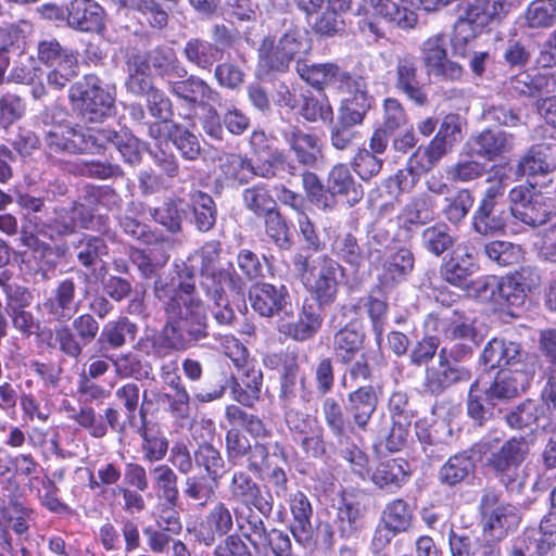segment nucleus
Returning <instances> with one entry per match:
<instances>
[{
    "mask_svg": "<svg viewBox=\"0 0 556 556\" xmlns=\"http://www.w3.org/2000/svg\"><path fill=\"white\" fill-rule=\"evenodd\" d=\"M281 136L299 165L307 168H314L317 165L323 153V146L317 135L291 125L282 130Z\"/></svg>",
    "mask_w": 556,
    "mask_h": 556,
    "instance_id": "23",
    "label": "nucleus"
},
{
    "mask_svg": "<svg viewBox=\"0 0 556 556\" xmlns=\"http://www.w3.org/2000/svg\"><path fill=\"white\" fill-rule=\"evenodd\" d=\"M545 407L542 403L527 399L511 408L505 415V421L511 429L525 430L540 426L545 416Z\"/></svg>",
    "mask_w": 556,
    "mask_h": 556,
    "instance_id": "50",
    "label": "nucleus"
},
{
    "mask_svg": "<svg viewBox=\"0 0 556 556\" xmlns=\"http://www.w3.org/2000/svg\"><path fill=\"white\" fill-rule=\"evenodd\" d=\"M219 483L210 481L204 475H187L182 483V494L200 507L213 502Z\"/></svg>",
    "mask_w": 556,
    "mask_h": 556,
    "instance_id": "64",
    "label": "nucleus"
},
{
    "mask_svg": "<svg viewBox=\"0 0 556 556\" xmlns=\"http://www.w3.org/2000/svg\"><path fill=\"white\" fill-rule=\"evenodd\" d=\"M192 210V223L201 232H207L214 228L217 219V207L214 199L206 192L195 190L190 194Z\"/></svg>",
    "mask_w": 556,
    "mask_h": 556,
    "instance_id": "52",
    "label": "nucleus"
},
{
    "mask_svg": "<svg viewBox=\"0 0 556 556\" xmlns=\"http://www.w3.org/2000/svg\"><path fill=\"white\" fill-rule=\"evenodd\" d=\"M424 327L427 333L442 336L445 341L463 338L471 343L472 338L480 334L473 323L458 315L456 311L441 309L430 313L424 321Z\"/></svg>",
    "mask_w": 556,
    "mask_h": 556,
    "instance_id": "18",
    "label": "nucleus"
},
{
    "mask_svg": "<svg viewBox=\"0 0 556 556\" xmlns=\"http://www.w3.org/2000/svg\"><path fill=\"white\" fill-rule=\"evenodd\" d=\"M415 257L407 248H400L391 253L382 265L380 281L384 287H394L404 280L414 270Z\"/></svg>",
    "mask_w": 556,
    "mask_h": 556,
    "instance_id": "44",
    "label": "nucleus"
},
{
    "mask_svg": "<svg viewBox=\"0 0 556 556\" xmlns=\"http://www.w3.org/2000/svg\"><path fill=\"white\" fill-rule=\"evenodd\" d=\"M471 155H477L486 161H495L514 147V136L501 129H484L472 135L467 143Z\"/></svg>",
    "mask_w": 556,
    "mask_h": 556,
    "instance_id": "27",
    "label": "nucleus"
},
{
    "mask_svg": "<svg viewBox=\"0 0 556 556\" xmlns=\"http://www.w3.org/2000/svg\"><path fill=\"white\" fill-rule=\"evenodd\" d=\"M68 100L89 123H101L115 110V93L94 74H87L74 83L68 90Z\"/></svg>",
    "mask_w": 556,
    "mask_h": 556,
    "instance_id": "7",
    "label": "nucleus"
},
{
    "mask_svg": "<svg viewBox=\"0 0 556 556\" xmlns=\"http://www.w3.org/2000/svg\"><path fill=\"white\" fill-rule=\"evenodd\" d=\"M476 464L467 452L451 456L439 469L438 479L441 484L455 488L467 483L475 477Z\"/></svg>",
    "mask_w": 556,
    "mask_h": 556,
    "instance_id": "42",
    "label": "nucleus"
},
{
    "mask_svg": "<svg viewBox=\"0 0 556 556\" xmlns=\"http://www.w3.org/2000/svg\"><path fill=\"white\" fill-rule=\"evenodd\" d=\"M94 153H99L109 144L113 146L121 154L123 161L131 166L141 162V141L132 134L117 131L111 128H97Z\"/></svg>",
    "mask_w": 556,
    "mask_h": 556,
    "instance_id": "28",
    "label": "nucleus"
},
{
    "mask_svg": "<svg viewBox=\"0 0 556 556\" xmlns=\"http://www.w3.org/2000/svg\"><path fill=\"white\" fill-rule=\"evenodd\" d=\"M295 71L302 80L318 90H323L334 79L341 85V75L344 72L334 63H308L306 60H298Z\"/></svg>",
    "mask_w": 556,
    "mask_h": 556,
    "instance_id": "46",
    "label": "nucleus"
},
{
    "mask_svg": "<svg viewBox=\"0 0 556 556\" xmlns=\"http://www.w3.org/2000/svg\"><path fill=\"white\" fill-rule=\"evenodd\" d=\"M447 38L443 34L429 37L424 41L420 52L428 75L443 80H457L463 75V67L447 59Z\"/></svg>",
    "mask_w": 556,
    "mask_h": 556,
    "instance_id": "16",
    "label": "nucleus"
},
{
    "mask_svg": "<svg viewBox=\"0 0 556 556\" xmlns=\"http://www.w3.org/2000/svg\"><path fill=\"white\" fill-rule=\"evenodd\" d=\"M302 283L320 306L334 303L339 292L343 267L327 254L315 257L296 253L292 260Z\"/></svg>",
    "mask_w": 556,
    "mask_h": 556,
    "instance_id": "2",
    "label": "nucleus"
},
{
    "mask_svg": "<svg viewBox=\"0 0 556 556\" xmlns=\"http://www.w3.org/2000/svg\"><path fill=\"white\" fill-rule=\"evenodd\" d=\"M553 79L548 74L531 75L527 72L509 78L507 90L515 97L542 98L553 93Z\"/></svg>",
    "mask_w": 556,
    "mask_h": 556,
    "instance_id": "43",
    "label": "nucleus"
},
{
    "mask_svg": "<svg viewBox=\"0 0 556 556\" xmlns=\"http://www.w3.org/2000/svg\"><path fill=\"white\" fill-rule=\"evenodd\" d=\"M252 308L263 317L276 314L290 316L293 314L290 294L285 285L256 283L249 293Z\"/></svg>",
    "mask_w": 556,
    "mask_h": 556,
    "instance_id": "20",
    "label": "nucleus"
},
{
    "mask_svg": "<svg viewBox=\"0 0 556 556\" xmlns=\"http://www.w3.org/2000/svg\"><path fill=\"white\" fill-rule=\"evenodd\" d=\"M33 238H27L24 245L34 249L51 252L52 245L43 242L40 238L50 241H58L76 232L77 228L90 229V215L77 201L68 206H54L49 208L41 220L34 219Z\"/></svg>",
    "mask_w": 556,
    "mask_h": 556,
    "instance_id": "6",
    "label": "nucleus"
},
{
    "mask_svg": "<svg viewBox=\"0 0 556 556\" xmlns=\"http://www.w3.org/2000/svg\"><path fill=\"white\" fill-rule=\"evenodd\" d=\"M200 274V288L213 304H222L227 298L225 287L240 293L242 281L236 273L232 264L228 267L216 270L203 271Z\"/></svg>",
    "mask_w": 556,
    "mask_h": 556,
    "instance_id": "31",
    "label": "nucleus"
},
{
    "mask_svg": "<svg viewBox=\"0 0 556 556\" xmlns=\"http://www.w3.org/2000/svg\"><path fill=\"white\" fill-rule=\"evenodd\" d=\"M149 114L155 119L148 125V137L154 141L165 139V130L173 121L174 109L172 100L160 88L146 96Z\"/></svg>",
    "mask_w": 556,
    "mask_h": 556,
    "instance_id": "32",
    "label": "nucleus"
},
{
    "mask_svg": "<svg viewBox=\"0 0 556 556\" xmlns=\"http://www.w3.org/2000/svg\"><path fill=\"white\" fill-rule=\"evenodd\" d=\"M97 128H84L78 124L64 125L55 131H45L42 140L49 154L94 153Z\"/></svg>",
    "mask_w": 556,
    "mask_h": 556,
    "instance_id": "11",
    "label": "nucleus"
},
{
    "mask_svg": "<svg viewBox=\"0 0 556 556\" xmlns=\"http://www.w3.org/2000/svg\"><path fill=\"white\" fill-rule=\"evenodd\" d=\"M556 168V141L542 142L529 149L519 161L517 174L544 175Z\"/></svg>",
    "mask_w": 556,
    "mask_h": 556,
    "instance_id": "37",
    "label": "nucleus"
},
{
    "mask_svg": "<svg viewBox=\"0 0 556 556\" xmlns=\"http://www.w3.org/2000/svg\"><path fill=\"white\" fill-rule=\"evenodd\" d=\"M219 179L229 185H248L255 177L263 179H273L277 176L278 170H286L294 176L296 165L288 160L283 150L273 149L268 156L253 163L247 155L238 153H225L218 157Z\"/></svg>",
    "mask_w": 556,
    "mask_h": 556,
    "instance_id": "3",
    "label": "nucleus"
},
{
    "mask_svg": "<svg viewBox=\"0 0 556 556\" xmlns=\"http://www.w3.org/2000/svg\"><path fill=\"white\" fill-rule=\"evenodd\" d=\"M412 473L408 462L404 458H391L380 462L372 472V483L388 493L397 492Z\"/></svg>",
    "mask_w": 556,
    "mask_h": 556,
    "instance_id": "35",
    "label": "nucleus"
},
{
    "mask_svg": "<svg viewBox=\"0 0 556 556\" xmlns=\"http://www.w3.org/2000/svg\"><path fill=\"white\" fill-rule=\"evenodd\" d=\"M298 108L299 115L308 123L330 124L334 117L333 109L324 94L314 96L311 91L302 93Z\"/></svg>",
    "mask_w": 556,
    "mask_h": 556,
    "instance_id": "53",
    "label": "nucleus"
},
{
    "mask_svg": "<svg viewBox=\"0 0 556 556\" xmlns=\"http://www.w3.org/2000/svg\"><path fill=\"white\" fill-rule=\"evenodd\" d=\"M76 283L73 278H65L58 282L51 296L43 303L45 309L58 323H67L79 311L76 301Z\"/></svg>",
    "mask_w": 556,
    "mask_h": 556,
    "instance_id": "30",
    "label": "nucleus"
},
{
    "mask_svg": "<svg viewBox=\"0 0 556 556\" xmlns=\"http://www.w3.org/2000/svg\"><path fill=\"white\" fill-rule=\"evenodd\" d=\"M137 433L141 438V453L149 463H157L165 458L169 442L166 435L155 426H140Z\"/></svg>",
    "mask_w": 556,
    "mask_h": 556,
    "instance_id": "55",
    "label": "nucleus"
},
{
    "mask_svg": "<svg viewBox=\"0 0 556 556\" xmlns=\"http://www.w3.org/2000/svg\"><path fill=\"white\" fill-rule=\"evenodd\" d=\"M448 546L452 556H502L497 543L481 541L453 529L448 532Z\"/></svg>",
    "mask_w": 556,
    "mask_h": 556,
    "instance_id": "45",
    "label": "nucleus"
},
{
    "mask_svg": "<svg viewBox=\"0 0 556 556\" xmlns=\"http://www.w3.org/2000/svg\"><path fill=\"white\" fill-rule=\"evenodd\" d=\"M80 273L86 285L92 282L101 283L106 296L113 301L121 302L131 293V283L127 279L119 276H110L106 278L108 267L105 264L100 265L99 268H94L91 273Z\"/></svg>",
    "mask_w": 556,
    "mask_h": 556,
    "instance_id": "49",
    "label": "nucleus"
},
{
    "mask_svg": "<svg viewBox=\"0 0 556 556\" xmlns=\"http://www.w3.org/2000/svg\"><path fill=\"white\" fill-rule=\"evenodd\" d=\"M194 464L204 471L210 481L219 483L225 473L226 463L219 452L211 443H201L193 452Z\"/></svg>",
    "mask_w": 556,
    "mask_h": 556,
    "instance_id": "54",
    "label": "nucleus"
},
{
    "mask_svg": "<svg viewBox=\"0 0 556 556\" xmlns=\"http://www.w3.org/2000/svg\"><path fill=\"white\" fill-rule=\"evenodd\" d=\"M523 356L525 352L519 343L494 338L484 346L480 359L493 369L516 366L521 363Z\"/></svg>",
    "mask_w": 556,
    "mask_h": 556,
    "instance_id": "38",
    "label": "nucleus"
},
{
    "mask_svg": "<svg viewBox=\"0 0 556 556\" xmlns=\"http://www.w3.org/2000/svg\"><path fill=\"white\" fill-rule=\"evenodd\" d=\"M365 330L361 323L350 321L339 329L332 340V351L338 363L342 365L353 362L363 350Z\"/></svg>",
    "mask_w": 556,
    "mask_h": 556,
    "instance_id": "33",
    "label": "nucleus"
},
{
    "mask_svg": "<svg viewBox=\"0 0 556 556\" xmlns=\"http://www.w3.org/2000/svg\"><path fill=\"white\" fill-rule=\"evenodd\" d=\"M459 363L454 362L447 355V346H443L438 354V364L428 366L425 370L421 393L438 396L453 386L468 382L472 377V372L468 367Z\"/></svg>",
    "mask_w": 556,
    "mask_h": 556,
    "instance_id": "10",
    "label": "nucleus"
},
{
    "mask_svg": "<svg viewBox=\"0 0 556 556\" xmlns=\"http://www.w3.org/2000/svg\"><path fill=\"white\" fill-rule=\"evenodd\" d=\"M181 54L188 64L203 72H211L214 65L222 60L211 41L202 37L189 38L184 43Z\"/></svg>",
    "mask_w": 556,
    "mask_h": 556,
    "instance_id": "47",
    "label": "nucleus"
},
{
    "mask_svg": "<svg viewBox=\"0 0 556 556\" xmlns=\"http://www.w3.org/2000/svg\"><path fill=\"white\" fill-rule=\"evenodd\" d=\"M245 62L243 53L236 52V58H232L230 53H228L224 61H218L213 67L214 78L217 84L230 90L239 89L245 79V73L242 66Z\"/></svg>",
    "mask_w": 556,
    "mask_h": 556,
    "instance_id": "51",
    "label": "nucleus"
},
{
    "mask_svg": "<svg viewBox=\"0 0 556 556\" xmlns=\"http://www.w3.org/2000/svg\"><path fill=\"white\" fill-rule=\"evenodd\" d=\"M510 212L514 217L531 227L545 225L553 216L546 204V198L540 191L526 206H511Z\"/></svg>",
    "mask_w": 556,
    "mask_h": 556,
    "instance_id": "63",
    "label": "nucleus"
},
{
    "mask_svg": "<svg viewBox=\"0 0 556 556\" xmlns=\"http://www.w3.org/2000/svg\"><path fill=\"white\" fill-rule=\"evenodd\" d=\"M150 67L152 66L157 75L164 80L165 86L175 76H186L187 68L180 63L169 49L156 47L147 53Z\"/></svg>",
    "mask_w": 556,
    "mask_h": 556,
    "instance_id": "62",
    "label": "nucleus"
},
{
    "mask_svg": "<svg viewBox=\"0 0 556 556\" xmlns=\"http://www.w3.org/2000/svg\"><path fill=\"white\" fill-rule=\"evenodd\" d=\"M166 89L177 103L188 113L182 115L185 121L193 122L197 112L201 106L206 103H213L219 96V92L214 89L202 77L186 73V76H175L168 80Z\"/></svg>",
    "mask_w": 556,
    "mask_h": 556,
    "instance_id": "9",
    "label": "nucleus"
},
{
    "mask_svg": "<svg viewBox=\"0 0 556 556\" xmlns=\"http://www.w3.org/2000/svg\"><path fill=\"white\" fill-rule=\"evenodd\" d=\"M287 504L291 514L288 528L295 542L304 547L314 545V508L309 497L298 490L289 494Z\"/></svg>",
    "mask_w": 556,
    "mask_h": 556,
    "instance_id": "19",
    "label": "nucleus"
},
{
    "mask_svg": "<svg viewBox=\"0 0 556 556\" xmlns=\"http://www.w3.org/2000/svg\"><path fill=\"white\" fill-rule=\"evenodd\" d=\"M379 391L372 384L358 386L346 394L345 410L357 432H367L378 408Z\"/></svg>",
    "mask_w": 556,
    "mask_h": 556,
    "instance_id": "21",
    "label": "nucleus"
},
{
    "mask_svg": "<svg viewBox=\"0 0 556 556\" xmlns=\"http://www.w3.org/2000/svg\"><path fill=\"white\" fill-rule=\"evenodd\" d=\"M76 260L78 264L87 269L98 268L99 263L105 264L103 257L109 254V247L105 240L99 236L81 235L73 243Z\"/></svg>",
    "mask_w": 556,
    "mask_h": 556,
    "instance_id": "48",
    "label": "nucleus"
},
{
    "mask_svg": "<svg viewBox=\"0 0 556 556\" xmlns=\"http://www.w3.org/2000/svg\"><path fill=\"white\" fill-rule=\"evenodd\" d=\"M138 325L126 316H119L104 325L98 339L97 348L101 357H111L112 351L123 349L138 334Z\"/></svg>",
    "mask_w": 556,
    "mask_h": 556,
    "instance_id": "29",
    "label": "nucleus"
},
{
    "mask_svg": "<svg viewBox=\"0 0 556 556\" xmlns=\"http://www.w3.org/2000/svg\"><path fill=\"white\" fill-rule=\"evenodd\" d=\"M476 295L490 301L501 308L520 307L525 304L526 293L510 275L498 280L496 277H482L472 282Z\"/></svg>",
    "mask_w": 556,
    "mask_h": 556,
    "instance_id": "17",
    "label": "nucleus"
},
{
    "mask_svg": "<svg viewBox=\"0 0 556 556\" xmlns=\"http://www.w3.org/2000/svg\"><path fill=\"white\" fill-rule=\"evenodd\" d=\"M66 25L81 33H99L105 27V11L94 0H70Z\"/></svg>",
    "mask_w": 556,
    "mask_h": 556,
    "instance_id": "25",
    "label": "nucleus"
},
{
    "mask_svg": "<svg viewBox=\"0 0 556 556\" xmlns=\"http://www.w3.org/2000/svg\"><path fill=\"white\" fill-rule=\"evenodd\" d=\"M249 470L238 469L231 473L227 491L229 498L244 506L252 505L264 518L270 517L274 509L273 494L264 496L262 486L252 478Z\"/></svg>",
    "mask_w": 556,
    "mask_h": 556,
    "instance_id": "15",
    "label": "nucleus"
},
{
    "mask_svg": "<svg viewBox=\"0 0 556 556\" xmlns=\"http://www.w3.org/2000/svg\"><path fill=\"white\" fill-rule=\"evenodd\" d=\"M478 269L477 252L469 243L458 244L450 260L442 266L443 279L452 286L468 289L469 278Z\"/></svg>",
    "mask_w": 556,
    "mask_h": 556,
    "instance_id": "26",
    "label": "nucleus"
},
{
    "mask_svg": "<svg viewBox=\"0 0 556 556\" xmlns=\"http://www.w3.org/2000/svg\"><path fill=\"white\" fill-rule=\"evenodd\" d=\"M240 370L242 375L239 378L230 375L231 393L240 404L252 406L261 396L263 372L252 364Z\"/></svg>",
    "mask_w": 556,
    "mask_h": 556,
    "instance_id": "41",
    "label": "nucleus"
},
{
    "mask_svg": "<svg viewBox=\"0 0 556 556\" xmlns=\"http://www.w3.org/2000/svg\"><path fill=\"white\" fill-rule=\"evenodd\" d=\"M507 0H473L466 10L478 27L484 29L494 22H500L507 13Z\"/></svg>",
    "mask_w": 556,
    "mask_h": 556,
    "instance_id": "59",
    "label": "nucleus"
},
{
    "mask_svg": "<svg viewBox=\"0 0 556 556\" xmlns=\"http://www.w3.org/2000/svg\"><path fill=\"white\" fill-rule=\"evenodd\" d=\"M312 50L311 40L301 27L290 23L277 37H265L258 47V65L265 73H286L292 61L303 60Z\"/></svg>",
    "mask_w": 556,
    "mask_h": 556,
    "instance_id": "5",
    "label": "nucleus"
},
{
    "mask_svg": "<svg viewBox=\"0 0 556 556\" xmlns=\"http://www.w3.org/2000/svg\"><path fill=\"white\" fill-rule=\"evenodd\" d=\"M192 261L191 257L188 258L187 262L181 261L179 263H175V273L178 281L175 282L174 279H168L166 277H159L154 281L153 293L154 296L160 301V296L162 293H172L173 298L177 300H186V299H201L197 291L195 286V267L190 263Z\"/></svg>",
    "mask_w": 556,
    "mask_h": 556,
    "instance_id": "24",
    "label": "nucleus"
},
{
    "mask_svg": "<svg viewBox=\"0 0 556 556\" xmlns=\"http://www.w3.org/2000/svg\"><path fill=\"white\" fill-rule=\"evenodd\" d=\"M238 507L230 508L224 502H216L208 510L197 534L198 541L204 546H213L227 535H232L236 526Z\"/></svg>",
    "mask_w": 556,
    "mask_h": 556,
    "instance_id": "22",
    "label": "nucleus"
},
{
    "mask_svg": "<svg viewBox=\"0 0 556 556\" xmlns=\"http://www.w3.org/2000/svg\"><path fill=\"white\" fill-rule=\"evenodd\" d=\"M488 181L491 186L486 188L472 214L471 228L481 236L492 237L505 230L507 214L500 204L505 190L503 176L496 180L489 177Z\"/></svg>",
    "mask_w": 556,
    "mask_h": 556,
    "instance_id": "8",
    "label": "nucleus"
},
{
    "mask_svg": "<svg viewBox=\"0 0 556 556\" xmlns=\"http://www.w3.org/2000/svg\"><path fill=\"white\" fill-rule=\"evenodd\" d=\"M321 414L326 426L340 445L348 444L350 435L356 434L345 406L332 396H327L321 403Z\"/></svg>",
    "mask_w": 556,
    "mask_h": 556,
    "instance_id": "40",
    "label": "nucleus"
},
{
    "mask_svg": "<svg viewBox=\"0 0 556 556\" xmlns=\"http://www.w3.org/2000/svg\"><path fill=\"white\" fill-rule=\"evenodd\" d=\"M435 202L427 192L415 194L408 199L397 216L400 225L409 230L413 226L421 227L434 219Z\"/></svg>",
    "mask_w": 556,
    "mask_h": 556,
    "instance_id": "39",
    "label": "nucleus"
},
{
    "mask_svg": "<svg viewBox=\"0 0 556 556\" xmlns=\"http://www.w3.org/2000/svg\"><path fill=\"white\" fill-rule=\"evenodd\" d=\"M529 378L526 371L515 369H502L497 372L492 383L484 390L490 401L496 404L519 396L526 391Z\"/></svg>",
    "mask_w": 556,
    "mask_h": 556,
    "instance_id": "34",
    "label": "nucleus"
},
{
    "mask_svg": "<svg viewBox=\"0 0 556 556\" xmlns=\"http://www.w3.org/2000/svg\"><path fill=\"white\" fill-rule=\"evenodd\" d=\"M498 442V439L482 440L475 448L508 493H520L529 477L522 466L529 454L528 442L523 437H513L497 447Z\"/></svg>",
    "mask_w": 556,
    "mask_h": 556,
    "instance_id": "1",
    "label": "nucleus"
},
{
    "mask_svg": "<svg viewBox=\"0 0 556 556\" xmlns=\"http://www.w3.org/2000/svg\"><path fill=\"white\" fill-rule=\"evenodd\" d=\"M188 206L181 199H168L162 206L151 208L150 215L169 232L177 233L182 229V222L187 217Z\"/></svg>",
    "mask_w": 556,
    "mask_h": 556,
    "instance_id": "58",
    "label": "nucleus"
},
{
    "mask_svg": "<svg viewBox=\"0 0 556 556\" xmlns=\"http://www.w3.org/2000/svg\"><path fill=\"white\" fill-rule=\"evenodd\" d=\"M330 124V144L338 151H346L353 148L363 137L362 132L357 129L361 124L339 114L337 115L336 122L332 121Z\"/></svg>",
    "mask_w": 556,
    "mask_h": 556,
    "instance_id": "60",
    "label": "nucleus"
},
{
    "mask_svg": "<svg viewBox=\"0 0 556 556\" xmlns=\"http://www.w3.org/2000/svg\"><path fill=\"white\" fill-rule=\"evenodd\" d=\"M465 125L466 122L460 115L447 114L430 142L446 155L462 140Z\"/></svg>",
    "mask_w": 556,
    "mask_h": 556,
    "instance_id": "61",
    "label": "nucleus"
},
{
    "mask_svg": "<svg viewBox=\"0 0 556 556\" xmlns=\"http://www.w3.org/2000/svg\"><path fill=\"white\" fill-rule=\"evenodd\" d=\"M418 60L412 53L397 55L395 59L393 87L400 94L417 106L429 103L428 93L421 83Z\"/></svg>",
    "mask_w": 556,
    "mask_h": 556,
    "instance_id": "14",
    "label": "nucleus"
},
{
    "mask_svg": "<svg viewBox=\"0 0 556 556\" xmlns=\"http://www.w3.org/2000/svg\"><path fill=\"white\" fill-rule=\"evenodd\" d=\"M16 204L24 211L22 216V226L20 230L21 240L24 243L27 238H33L34 219L41 220L42 215L49 211L43 198L35 197L29 193H20L16 198Z\"/></svg>",
    "mask_w": 556,
    "mask_h": 556,
    "instance_id": "56",
    "label": "nucleus"
},
{
    "mask_svg": "<svg viewBox=\"0 0 556 556\" xmlns=\"http://www.w3.org/2000/svg\"><path fill=\"white\" fill-rule=\"evenodd\" d=\"M339 89L345 93V97L340 103L338 114L362 125L375 101L368 91L365 78L343 72Z\"/></svg>",
    "mask_w": 556,
    "mask_h": 556,
    "instance_id": "13",
    "label": "nucleus"
},
{
    "mask_svg": "<svg viewBox=\"0 0 556 556\" xmlns=\"http://www.w3.org/2000/svg\"><path fill=\"white\" fill-rule=\"evenodd\" d=\"M226 455L230 463L237 465L245 459L247 470L254 476H262L268 469L269 448L258 441H251L238 429H230L225 438Z\"/></svg>",
    "mask_w": 556,
    "mask_h": 556,
    "instance_id": "12",
    "label": "nucleus"
},
{
    "mask_svg": "<svg viewBox=\"0 0 556 556\" xmlns=\"http://www.w3.org/2000/svg\"><path fill=\"white\" fill-rule=\"evenodd\" d=\"M263 517L252 505L244 506V508L238 507L237 516H235L240 536L248 541L252 548L267 530Z\"/></svg>",
    "mask_w": 556,
    "mask_h": 556,
    "instance_id": "57",
    "label": "nucleus"
},
{
    "mask_svg": "<svg viewBox=\"0 0 556 556\" xmlns=\"http://www.w3.org/2000/svg\"><path fill=\"white\" fill-rule=\"evenodd\" d=\"M327 190L331 194L330 201H333L334 195H341L350 206L359 203L364 197L362 185L354 179L350 168L342 163L336 164L329 170Z\"/></svg>",
    "mask_w": 556,
    "mask_h": 556,
    "instance_id": "36",
    "label": "nucleus"
},
{
    "mask_svg": "<svg viewBox=\"0 0 556 556\" xmlns=\"http://www.w3.org/2000/svg\"><path fill=\"white\" fill-rule=\"evenodd\" d=\"M159 302L185 350L208 338L207 311L201 299L177 300L169 292L162 293Z\"/></svg>",
    "mask_w": 556,
    "mask_h": 556,
    "instance_id": "4",
    "label": "nucleus"
}]
</instances>
